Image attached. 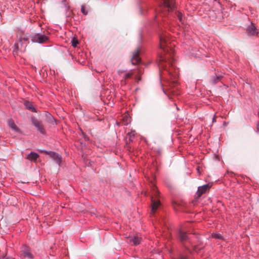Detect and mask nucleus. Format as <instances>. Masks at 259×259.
Wrapping results in <instances>:
<instances>
[{
  "mask_svg": "<svg viewBox=\"0 0 259 259\" xmlns=\"http://www.w3.org/2000/svg\"><path fill=\"white\" fill-rule=\"evenodd\" d=\"M160 47L165 53L164 55L160 56L159 59V66L160 68L164 70L167 69V65L169 67L172 66V62L174 61L172 55L174 51L171 49V45L169 46V39L167 34L165 32L162 33L159 35Z\"/></svg>",
  "mask_w": 259,
  "mask_h": 259,
  "instance_id": "1",
  "label": "nucleus"
},
{
  "mask_svg": "<svg viewBox=\"0 0 259 259\" xmlns=\"http://www.w3.org/2000/svg\"><path fill=\"white\" fill-rule=\"evenodd\" d=\"M151 187L152 192V195L151 196L152 202L151 213H154L158 207L160 206V202L159 200L157 198V197L159 195V191H158L157 187L153 183L152 184Z\"/></svg>",
  "mask_w": 259,
  "mask_h": 259,
  "instance_id": "2",
  "label": "nucleus"
},
{
  "mask_svg": "<svg viewBox=\"0 0 259 259\" xmlns=\"http://www.w3.org/2000/svg\"><path fill=\"white\" fill-rule=\"evenodd\" d=\"M160 11L164 12V9L167 10L168 12L174 10L175 5L173 0H160Z\"/></svg>",
  "mask_w": 259,
  "mask_h": 259,
  "instance_id": "3",
  "label": "nucleus"
},
{
  "mask_svg": "<svg viewBox=\"0 0 259 259\" xmlns=\"http://www.w3.org/2000/svg\"><path fill=\"white\" fill-rule=\"evenodd\" d=\"M211 185H210L209 184H207L202 186L199 187L196 192L195 199L197 200L199 199L202 194L205 193L207 191L209 190V189L211 187Z\"/></svg>",
  "mask_w": 259,
  "mask_h": 259,
  "instance_id": "4",
  "label": "nucleus"
},
{
  "mask_svg": "<svg viewBox=\"0 0 259 259\" xmlns=\"http://www.w3.org/2000/svg\"><path fill=\"white\" fill-rule=\"evenodd\" d=\"M48 40V37L45 35L36 34L31 37V41L32 42H37L42 44Z\"/></svg>",
  "mask_w": 259,
  "mask_h": 259,
  "instance_id": "5",
  "label": "nucleus"
},
{
  "mask_svg": "<svg viewBox=\"0 0 259 259\" xmlns=\"http://www.w3.org/2000/svg\"><path fill=\"white\" fill-rule=\"evenodd\" d=\"M31 121L32 124L37 128V130L40 133L42 134H45V130L41 121L37 120L35 117H32Z\"/></svg>",
  "mask_w": 259,
  "mask_h": 259,
  "instance_id": "6",
  "label": "nucleus"
},
{
  "mask_svg": "<svg viewBox=\"0 0 259 259\" xmlns=\"http://www.w3.org/2000/svg\"><path fill=\"white\" fill-rule=\"evenodd\" d=\"M45 153L49 155L59 165H60L62 157L59 154L53 152V151H45Z\"/></svg>",
  "mask_w": 259,
  "mask_h": 259,
  "instance_id": "7",
  "label": "nucleus"
},
{
  "mask_svg": "<svg viewBox=\"0 0 259 259\" xmlns=\"http://www.w3.org/2000/svg\"><path fill=\"white\" fill-rule=\"evenodd\" d=\"M139 53L140 50L139 49L135 50L133 53V56L131 59L132 64L136 65L140 62L141 59L139 57Z\"/></svg>",
  "mask_w": 259,
  "mask_h": 259,
  "instance_id": "8",
  "label": "nucleus"
},
{
  "mask_svg": "<svg viewBox=\"0 0 259 259\" xmlns=\"http://www.w3.org/2000/svg\"><path fill=\"white\" fill-rule=\"evenodd\" d=\"M21 252L24 257H27L30 259H32L33 257V255L30 251L29 248L26 245L23 246Z\"/></svg>",
  "mask_w": 259,
  "mask_h": 259,
  "instance_id": "9",
  "label": "nucleus"
},
{
  "mask_svg": "<svg viewBox=\"0 0 259 259\" xmlns=\"http://www.w3.org/2000/svg\"><path fill=\"white\" fill-rule=\"evenodd\" d=\"M246 32L249 35H257L258 33L257 29L253 23H251V24L248 26Z\"/></svg>",
  "mask_w": 259,
  "mask_h": 259,
  "instance_id": "10",
  "label": "nucleus"
},
{
  "mask_svg": "<svg viewBox=\"0 0 259 259\" xmlns=\"http://www.w3.org/2000/svg\"><path fill=\"white\" fill-rule=\"evenodd\" d=\"M130 242H133L134 245H137L139 244L141 241L142 238L138 236H134L129 237Z\"/></svg>",
  "mask_w": 259,
  "mask_h": 259,
  "instance_id": "11",
  "label": "nucleus"
},
{
  "mask_svg": "<svg viewBox=\"0 0 259 259\" xmlns=\"http://www.w3.org/2000/svg\"><path fill=\"white\" fill-rule=\"evenodd\" d=\"M179 237L182 242L189 241L190 239L186 233L181 230L179 232Z\"/></svg>",
  "mask_w": 259,
  "mask_h": 259,
  "instance_id": "12",
  "label": "nucleus"
},
{
  "mask_svg": "<svg viewBox=\"0 0 259 259\" xmlns=\"http://www.w3.org/2000/svg\"><path fill=\"white\" fill-rule=\"evenodd\" d=\"M38 157V155L35 152H31L28 156L27 159L31 161H35L37 158Z\"/></svg>",
  "mask_w": 259,
  "mask_h": 259,
  "instance_id": "13",
  "label": "nucleus"
},
{
  "mask_svg": "<svg viewBox=\"0 0 259 259\" xmlns=\"http://www.w3.org/2000/svg\"><path fill=\"white\" fill-rule=\"evenodd\" d=\"M45 116L46 117V121L49 123H53L55 119L53 116L49 113L46 112L45 113Z\"/></svg>",
  "mask_w": 259,
  "mask_h": 259,
  "instance_id": "14",
  "label": "nucleus"
},
{
  "mask_svg": "<svg viewBox=\"0 0 259 259\" xmlns=\"http://www.w3.org/2000/svg\"><path fill=\"white\" fill-rule=\"evenodd\" d=\"M9 126L13 129L14 131L18 132L19 131V129L17 126V125L15 124L13 120H9L8 122Z\"/></svg>",
  "mask_w": 259,
  "mask_h": 259,
  "instance_id": "15",
  "label": "nucleus"
},
{
  "mask_svg": "<svg viewBox=\"0 0 259 259\" xmlns=\"http://www.w3.org/2000/svg\"><path fill=\"white\" fill-rule=\"evenodd\" d=\"M176 14L180 22H181L182 24H184L185 22V18L183 17L182 14L180 12H177Z\"/></svg>",
  "mask_w": 259,
  "mask_h": 259,
  "instance_id": "16",
  "label": "nucleus"
},
{
  "mask_svg": "<svg viewBox=\"0 0 259 259\" xmlns=\"http://www.w3.org/2000/svg\"><path fill=\"white\" fill-rule=\"evenodd\" d=\"M221 76H213L211 79V81L213 84H215L217 82H218L219 81H220L222 78Z\"/></svg>",
  "mask_w": 259,
  "mask_h": 259,
  "instance_id": "17",
  "label": "nucleus"
},
{
  "mask_svg": "<svg viewBox=\"0 0 259 259\" xmlns=\"http://www.w3.org/2000/svg\"><path fill=\"white\" fill-rule=\"evenodd\" d=\"M25 105V106H26L27 108H28V109L31 110L33 112H35V110L34 108L29 102L26 103Z\"/></svg>",
  "mask_w": 259,
  "mask_h": 259,
  "instance_id": "18",
  "label": "nucleus"
},
{
  "mask_svg": "<svg viewBox=\"0 0 259 259\" xmlns=\"http://www.w3.org/2000/svg\"><path fill=\"white\" fill-rule=\"evenodd\" d=\"M134 74L133 70H130L128 73H125L123 76V78L126 79L130 78Z\"/></svg>",
  "mask_w": 259,
  "mask_h": 259,
  "instance_id": "19",
  "label": "nucleus"
},
{
  "mask_svg": "<svg viewBox=\"0 0 259 259\" xmlns=\"http://www.w3.org/2000/svg\"><path fill=\"white\" fill-rule=\"evenodd\" d=\"M81 11L84 15H87L88 14V10L84 6H81Z\"/></svg>",
  "mask_w": 259,
  "mask_h": 259,
  "instance_id": "20",
  "label": "nucleus"
},
{
  "mask_svg": "<svg viewBox=\"0 0 259 259\" xmlns=\"http://www.w3.org/2000/svg\"><path fill=\"white\" fill-rule=\"evenodd\" d=\"M212 237L216 239H223V236L219 234L213 233L212 234Z\"/></svg>",
  "mask_w": 259,
  "mask_h": 259,
  "instance_id": "21",
  "label": "nucleus"
},
{
  "mask_svg": "<svg viewBox=\"0 0 259 259\" xmlns=\"http://www.w3.org/2000/svg\"><path fill=\"white\" fill-rule=\"evenodd\" d=\"M19 44L16 43L15 44V49H14V50L13 51V54H14V55L17 54V51L19 50Z\"/></svg>",
  "mask_w": 259,
  "mask_h": 259,
  "instance_id": "22",
  "label": "nucleus"
},
{
  "mask_svg": "<svg viewBox=\"0 0 259 259\" xmlns=\"http://www.w3.org/2000/svg\"><path fill=\"white\" fill-rule=\"evenodd\" d=\"M72 46L74 47H76L77 46V44H78V40L75 38H73L72 40Z\"/></svg>",
  "mask_w": 259,
  "mask_h": 259,
  "instance_id": "23",
  "label": "nucleus"
},
{
  "mask_svg": "<svg viewBox=\"0 0 259 259\" xmlns=\"http://www.w3.org/2000/svg\"><path fill=\"white\" fill-rule=\"evenodd\" d=\"M27 40H28V38H27V37L21 38L20 40L21 46H22L23 41H27Z\"/></svg>",
  "mask_w": 259,
  "mask_h": 259,
  "instance_id": "24",
  "label": "nucleus"
},
{
  "mask_svg": "<svg viewBox=\"0 0 259 259\" xmlns=\"http://www.w3.org/2000/svg\"><path fill=\"white\" fill-rule=\"evenodd\" d=\"M136 134L135 131H132L128 134L130 139L134 137Z\"/></svg>",
  "mask_w": 259,
  "mask_h": 259,
  "instance_id": "25",
  "label": "nucleus"
},
{
  "mask_svg": "<svg viewBox=\"0 0 259 259\" xmlns=\"http://www.w3.org/2000/svg\"><path fill=\"white\" fill-rule=\"evenodd\" d=\"M202 248H199L197 245H195L193 247V249L194 251H197V250H200Z\"/></svg>",
  "mask_w": 259,
  "mask_h": 259,
  "instance_id": "26",
  "label": "nucleus"
},
{
  "mask_svg": "<svg viewBox=\"0 0 259 259\" xmlns=\"http://www.w3.org/2000/svg\"><path fill=\"white\" fill-rule=\"evenodd\" d=\"M126 80V79H125L124 78H123V79H122V80H121V84L122 85H125L126 84V80Z\"/></svg>",
  "mask_w": 259,
  "mask_h": 259,
  "instance_id": "27",
  "label": "nucleus"
},
{
  "mask_svg": "<svg viewBox=\"0 0 259 259\" xmlns=\"http://www.w3.org/2000/svg\"><path fill=\"white\" fill-rule=\"evenodd\" d=\"M179 259H188L187 257L183 255H180Z\"/></svg>",
  "mask_w": 259,
  "mask_h": 259,
  "instance_id": "28",
  "label": "nucleus"
},
{
  "mask_svg": "<svg viewBox=\"0 0 259 259\" xmlns=\"http://www.w3.org/2000/svg\"><path fill=\"white\" fill-rule=\"evenodd\" d=\"M216 122V116L214 115L212 118V122Z\"/></svg>",
  "mask_w": 259,
  "mask_h": 259,
  "instance_id": "29",
  "label": "nucleus"
},
{
  "mask_svg": "<svg viewBox=\"0 0 259 259\" xmlns=\"http://www.w3.org/2000/svg\"><path fill=\"white\" fill-rule=\"evenodd\" d=\"M5 259H14V258L13 257H7Z\"/></svg>",
  "mask_w": 259,
  "mask_h": 259,
  "instance_id": "30",
  "label": "nucleus"
},
{
  "mask_svg": "<svg viewBox=\"0 0 259 259\" xmlns=\"http://www.w3.org/2000/svg\"><path fill=\"white\" fill-rule=\"evenodd\" d=\"M123 72V71H118V73H119V74L121 73H122Z\"/></svg>",
  "mask_w": 259,
  "mask_h": 259,
  "instance_id": "31",
  "label": "nucleus"
},
{
  "mask_svg": "<svg viewBox=\"0 0 259 259\" xmlns=\"http://www.w3.org/2000/svg\"><path fill=\"white\" fill-rule=\"evenodd\" d=\"M140 79H141L140 77L138 78V81L140 80Z\"/></svg>",
  "mask_w": 259,
  "mask_h": 259,
  "instance_id": "32",
  "label": "nucleus"
},
{
  "mask_svg": "<svg viewBox=\"0 0 259 259\" xmlns=\"http://www.w3.org/2000/svg\"><path fill=\"white\" fill-rule=\"evenodd\" d=\"M177 110H179V108H178V107H177Z\"/></svg>",
  "mask_w": 259,
  "mask_h": 259,
  "instance_id": "33",
  "label": "nucleus"
}]
</instances>
